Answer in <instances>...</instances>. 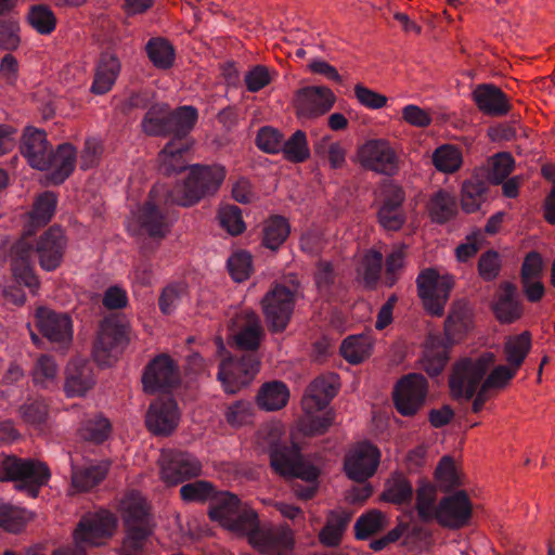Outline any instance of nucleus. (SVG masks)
I'll return each mask as SVG.
<instances>
[{
  "label": "nucleus",
  "mask_w": 555,
  "mask_h": 555,
  "mask_svg": "<svg viewBox=\"0 0 555 555\" xmlns=\"http://www.w3.org/2000/svg\"><path fill=\"white\" fill-rule=\"evenodd\" d=\"M225 177L227 169L222 165H193L184 182L171 190L170 202L182 207L193 206L205 196L216 194Z\"/></svg>",
  "instance_id": "f257e3e1"
},
{
  "label": "nucleus",
  "mask_w": 555,
  "mask_h": 555,
  "mask_svg": "<svg viewBox=\"0 0 555 555\" xmlns=\"http://www.w3.org/2000/svg\"><path fill=\"white\" fill-rule=\"evenodd\" d=\"M51 479L47 463L35 459L7 455L0 459V481H13L17 491L36 499Z\"/></svg>",
  "instance_id": "f03ea898"
},
{
  "label": "nucleus",
  "mask_w": 555,
  "mask_h": 555,
  "mask_svg": "<svg viewBox=\"0 0 555 555\" xmlns=\"http://www.w3.org/2000/svg\"><path fill=\"white\" fill-rule=\"evenodd\" d=\"M494 362L495 356L489 351L456 360L449 376L451 397L456 400L472 399Z\"/></svg>",
  "instance_id": "7ed1b4c3"
},
{
  "label": "nucleus",
  "mask_w": 555,
  "mask_h": 555,
  "mask_svg": "<svg viewBox=\"0 0 555 555\" xmlns=\"http://www.w3.org/2000/svg\"><path fill=\"white\" fill-rule=\"evenodd\" d=\"M208 516L227 530L238 535L245 534L258 525V515L254 508L243 504L237 495L222 492L210 506Z\"/></svg>",
  "instance_id": "20e7f679"
},
{
  "label": "nucleus",
  "mask_w": 555,
  "mask_h": 555,
  "mask_svg": "<svg viewBox=\"0 0 555 555\" xmlns=\"http://www.w3.org/2000/svg\"><path fill=\"white\" fill-rule=\"evenodd\" d=\"M299 284L292 282L291 286L275 283L262 297L260 305L271 333H282L288 326L296 305V294Z\"/></svg>",
  "instance_id": "39448f33"
},
{
  "label": "nucleus",
  "mask_w": 555,
  "mask_h": 555,
  "mask_svg": "<svg viewBox=\"0 0 555 555\" xmlns=\"http://www.w3.org/2000/svg\"><path fill=\"white\" fill-rule=\"evenodd\" d=\"M118 511L131 546L141 547L153 531L147 502L139 492L131 491L120 500Z\"/></svg>",
  "instance_id": "423d86ee"
},
{
  "label": "nucleus",
  "mask_w": 555,
  "mask_h": 555,
  "mask_svg": "<svg viewBox=\"0 0 555 555\" xmlns=\"http://www.w3.org/2000/svg\"><path fill=\"white\" fill-rule=\"evenodd\" d=\"M130 341V325L118 318H106L100 325L92 356L99 365H112Z\"/></svg>",
  "instance_id": "0eeeda50"
},
{
  "label": "nucleus",
  "mask_w": 555,
  "mask_h": 555,
  "mask_svg": "<svg viewBox=\"0 0 555 555\" xmlns=\"http://www.w3.org/2000/svg\"><path fill=\"white\" fill-rule=\"evenodd\" d=\"M453 286L454 280L451 275H440L433 268L422 270L416 279L417 295L425 311L431 317L443 315Z\"/></svg>",
  "instance_id": "6e6552de"
},
{
  "label": "nucleus",
  "mask_w": 555,
  "mask_h": 555,
  "mask_svg": "<svg viewBox=\"0 0 555 555\" xmlns=\"http://www.w3.org/2000/svg\"><path fill=\"white\" fill-rule=\"evenodd\" d=\"M270 466L279 476L292 479L299 478L307 482L318 480L320 470L306 461L296 444H275L270 448Z\"/></svg>",
  "instance_id": "1a4fd4ad"
},
{
  "label": "nucleus",
  "mask_w": 555,
  "mask_h": 555,
  "mask_svg": "<svg viewBox=\"0 0 555 555\" xmlns=\"http://www.w3.org/2000/svg\"><path fill=\"white\" fill-rule=\"evenodd\" d=\"M356 162L365 170L387 177L400 170L399 153L386 139H370L358 146Z\"/></svg>",
  "instance_id": "9d476101"
},
{
  "label": "nucleus",
  "mask_w": 555,
  "mask_h": 555,
  "mask_svg": "<svg viewBox=\"0 0 555 555\" xmlns=\"http://www.w3.org/2000/svg\"><path fill=\"white\" fill-rule=\"evenodd\" d=\"M117 518L106 509L83 516L74 531L77 547L100 546L114 534Z\"/></svg>",
  "instance_id": "9b49d317"
},
{
  "label": "nucleus",
  "mask_w": 555,
  "mask_h": 555,
  "mask_svg": "<svg viewBox=\"0 0 555 555\" xmlns=\"http://www.w3.org/2000/svg\"><path fill=\"white\" fill-rule=\"evenodd\" d=\"M160 479L169 487L178 486L202 475V462L192 453L169 450L162 454Z\"/></svg>",
  "instance_id": "f8f14e48"
},
{
  "label": "nucleus",
  "mask_w": 555,
  "mask_h": 555,
  "mask_svg": "<svg viewBox=\"0 0 555 555\" xmlns=\"http://www.w3.org/2000/svg\"><path fill=\"white\" fill-rule=\"evenodd\" d=\"M260 359L255 353H248L240 359L227 358L221 361L218 380L227 393H236L247 386L259 372Z\"/></svg>",
  "instance_id": "ddd939ff"
},
{
  "label": "nucleus",
  "mask_w": 555,
  "mask_h": 555,
  "mask_svg": "<svg viewBox=\"0 0 555 555\" xmlns=\"http://www.w3.org/2000/svg\"><path fill=\"white\" fill-rule=\"evenodd\" d=\"M406 195L404 189L393 182L384 185L376 211L377 222L387 232L400 231L406 222L403 209Z\"/></svg>",
  "instance_id": "4468645a"
},
{
  "label": "nucleus",
  "mask_w": 555,
  "mask_h": 555,
  "mask_svg": "<svg viewBox=\"0 0 555 555\" xmlns=\"http://www.w3.org/2000/svg\"><path fill=\"white\" fill-rule=\"evenodd\" d=\"M474 505L465 490H457L443 496L438 502V514L435 521L442 528L460 530L470 525Z\"/></svg>",
  "instance_id": "2eb2a0df"
},
{
  "label": "nucleus",
  "mask_w": 555,
  "mask_h": 555,
  "mask_svg": "<svg viewBox=\"0 0 555 555\" xmlns=\"http://www.w3.org/2000/svg\"><path fill=\"white\" fill-rule=\"evenodd\" d=\"M334 92L325 86L304 87L295 91L292 104L299 119H314L332 109Z\"/></svg>",
  "instance_id": "dca6fc26"
},
{
  "label": "nucleus",
  "mask_w": 555,
  "mask_h": 555,
  "mask_svg": "<svg viewBox=\"0 0 555 555\" xmlns=\"http://www.w3.org/2000/svg\"><path fill=\"white\" fill-rule=\"evenodd\" d=\"M141 380L146 393L167 391L179 384V365L168 353H160L145 365Z\"/></svg>",
  "instance_id": "f3484780"
},
{
  "label": "nucleus",
  "mask_w": 555,
  "mask_h": 555,
  "mask_svg": "<svg viewBox=\"0 0 555 555\" xmlns=\"http://www.w3.org/2000/svg\"><path fill=\"white\" fill-rule=\"evenodd\" d=\"M428 391L427 379L422 374L403 376L393 390L397 411L403 416H413L425 403Z\"/></svg>",
  "instance_id": "a211bd4d"
},
{
  "label": "nucleus",
  "mask_w": 555,
  "mask_h": 555,
  "mask_svg": "<svg viewBox=\"0 0 555 555\" xmlns=\"http://www.w3.org/2000/svg\"><path fill=\"white\" fill-rule=\"evenodd\" d=\"M264 337V327L255 311L245 309L233 318L232 339L237 349L256 354Z\"/></svg>",
  "instance_id": "6ab92c4d"
},
{
  "label": "nucleus",
  "mask_w": 555,
  "mask_h": 555,
  "mask_svg": "<svg viewBox=\"0 0 555 555\" xmlns=\"http://www.w3.org/2000/svg\"><path fill=\"white\" fill-rule=\"evenodd\" d=\"M35 322L39 333L51 344L66 347L72 343L73 321L67 313L39 307L35 313Z\"/></svg>",
  "instance_id": "aec40b11"
},
{
  "label": "nucleus",
  "mask_w": 555,
  "mask_h": 555,
  "mask_svg": "<svg viewBox=\"0 0 555 555\" xmlns=\"http://www.w3.org/2000/svg\"><path fill=\"white\" fill-rule=\"evenodd\" d=\"M379 461L380 452L376 446L360 442L346 454L344 469L350 479L363 482L375 474Z\"/></svg>",
  "instance_id": "412c9836"
},
{
  "label": "nucleus",
  "mask_w": 555,
  "mask_h": 555,
  "mask_svg": "<svg viewBox=\"0 0 555 555\" xmlns=\"http://www.w3.org/2000/svg\"><path fill=\"white\" fill-rule=\"evenodd\" d=\"M180 411L178 403L172 398H158L154 400L146 412L145 425L156 435L167 437L178 427Z\"/></svg>",
  "instance_id": "4be33fe9"
},
{
  "label": "nucleus",
  "mask_w": 555,
  "mask_h": 555,
  "mask_svg": "<svg viewBox=\"0 0 555 555\" xmlns=\"http://www.w3.org/2000/svg\"><path fill=\"white\" fill-rule=\"evenodd\" d=\"M67 240L59 227L49 228L37 241L35 251L44 271L56 270L64 258Z\"/></svg>",
  "instance_id": "5701e85b"
},
{
  "label": "nucleus",
  "mask_w": 555,
  "mask_h": 555,
  "mask_svg": "<svg viewBox=\"0 0 555 555\" xmlns=\"http://www.w3.org/2000/svg\"><path fill=\"white\" fill-rule=\"evenodd\" d=\"M35 249L27 238L23 237L11 247V271L14 279L36 293L40 287V281L35 274L31 258Z\"/></svg>",
  "instance_id": "b1692460"
},
{
  "label": "nucleus",
  "mask_w": 555,
  "mask_h": 555,
  "mask_svg": "<svg viewBox=\"0 0 555 555\" xmlns=\"http://www.w3.org/2000/svg\"><path fill=\"white\" fill-rule=\"evenodd\" d=\"M339 386L338 375L334 373L313 379L301 399L304 412L317 413L324 410L337 395Z\"/></svg>",
  "instance_id": "393cba45"
},
{
  "label": "nucleus",
  "mask_w": 555,
  "mask_h": 555,
  "mask_svg": "<svg viewBox=\"0 0 555 555\" xmlns=\"http://www.w3.org/2000/svg\"><path fill=\"white\" fill-rule=\"evenodd\" d=\"M248 541L264 555H283L293 546V534L288 529L269 528L260 529L259 524L250 531L245 532Z\"/></svg>",
  "instance_id": "a878e982"
},
{
  "label": "nucleus",
  "mask_w": 555,
  "mask_h": 555,
  "mask_svg": "<svg viewBox=\"0 0 555 555\" xmlns=\"http://www.w3.org/2000/svg\"><path fill=\"white\" fill-rule=\"evenodd\" d=\"M52 145L48 141L47 133L36 127H26L22 139L20 151L30 167L38 170H46L49 167V153Z\"/></svg>",
  "instance_id": "bb28decb"
},
{
  "label": "nucleus",
  "mask_w": 555,
  "mask_h": 555,
  "mask_svg": "<svg viewBox=\"0 0 555 555\" xmlns=\"http://www.w3.org/2000/svg\"><path fill=\"white\" fill-rule=\"evenodd\" d=\"M157 190L150 191L149 199L138 210L137 222L141 230L153 238H164L170 231L171 223L168 217L155 203Z\"/></svg>",
  "instance_id": "cd10ccee"
},
{
  "label": "nucleus",
  "mask_w": 555,
  "mask_h": 555,
  "mask_svg": "<svg viewBox=\"0 0 555 555\" xmlns=\"http://www.w3.org/2000/svg\"><path fill=\"white\" fill-rule=\"evenodd\" d=\"M472 98L478 109L488 116H504L512 108L507 95L492 83L478 85Z\"/></svg>",
  "instance_id": "c85d7f7f"
},
{
  "label": "nucleus",
  "mask_w": 555,
  "mask_h": 555,
  "mask_svg": "<svg viewBox=\"0 0 555 555\" xmlns=\"http://www.w3.org/2000/svg\"><path fill=\"white\" fill-rule=\"evenodd\" d=\"M95 384L93 371L85 360H70L65 369L64 391L67 397H82Z\"/></svg>",
  "instance_id": "c756f323"
},
{
  "label": "nucleus",
  "mask_w": 555,
  "mask_h": 555,
  "mask_svg": "<svg viewBox=\"0 0 555 555\" xmlns=\"http://www.w3.org/2000/svg\"><path fill=\"white\" fill-rule=\"evenodd\" d=\"M190 140L171 139L158 154V168L165 176L177 175L188 168Z\"/></svg>",
  "instance_id": "7c9ffc66"
},
{
  "label": "nucleus",
  "mask_w": 555,
  "mask_h": 555,
  "mask_svg": "<svg viewBox=\"0 0 555 555\" xmlns=\"http://www.w3.org/2000/svg\"><path fill=\"white\" fill-rule=\"evenodd\" d=\"M452 346L446 338L439 335H429L425 343L421 367L429 376H438L449 361Z\"/></svg>",
  "instance_id": "2f4dec72"
},
{
  "label": "nucleus",
  "mask_w": 555,
  "mask_h": 555,
  "mask_svg": "<svg viewBox=\"0 0 555 555\" xmlns=\"http://www.w3.org/2000/svg\"><path fill=\"white\" fill-rule=\"evenodd\" d=\"M76 149L70 143H63L49 153V180L53 184L63 183L74 171L76 164Z\"/></svg>",
  "instance_id": "473e14b6"
},
{
  "label": "nucleus",
  "mask_w": 555,
  "mask_h": 555,
  "mask_svg": "<svg viewBox=\"0 0 555 555\" xmlns=\"http://www.w3.org/2000/svg\"><path fill=\"white\" fill-rule=\"evenodd\" d=\"M120 62L113 53H102L98 62L91 92L94 94H105L115 85V81L120 73Z\"/></svg>",
  "instance_id": "72a5a7b5"
},
{
  "label": "nucleus",
  "mask_w": 555,
  "mask_h": 555,
  "mask_svg": "<svg viewBox=\"0 0 555 555\" xmlns=\"http://www.w3.org/2000/svg\"><path fill=\"white\" fill-rule=\"evenodd\" d=\"M493 312L501 323H513L522 314V306L517 299V288L512 283H504L493 305Z\"/></svg>",
  "instance_id": "f704fd0d"
},
{
  "label": "nucleus",
  "mask_w": 555,
  "mask_h": 555,
  "mask_svg": "<svg viewBox=\"0 0 555 555\" xmlns=\"http://www.w3.org/2000/svg\"><path fill=\"white\" fill-rule=\"evenodd\" d=\"M469 327V313L464 301L453 302L450 313L444 321V338L454 345L461 341Z\"/></svg>",
  "instance_id": "c9c22d12"
},
{
  "label": "nucleus",
  "mask_w": 555,
  "mask_h": 555,
  "mask_svg": "<svg viewBox=\"0 0 555 555\" xmlns=\"http://www.w3.org/2000/svg\"><path fill=\"white\" fill-rule=\"evenodd\" d=\"M289 400L288 387L280 380L264 383L256 396L257 405L264 411L283 409Z\"/></svg>",
  "instance_id": "e433bc0d"
},
{
  "label": "nucleus",
  "mask_w": 555,
  "mask_h": 555,
  "mask_svg": "<svg viewBox=\"0 0 555 555\" xmlns=\"http://www.w3.org/2000/svg\"><path fill=\"white\" fill-rule=\"evenodd\" d=\"M198 119L197 109L194 106L185 105L176 109L169 107L168 135L172 139L188 140L185 137L193 130Z\"/></svg>",
  "instance_id": "4c0bfd02"
},
{
  "label": "nucleus",
  "mask_w": 555,
  "mask_h": 555,
  "mask_svg": "<svg viewBox=\"0 0 555 555\" xmlns=\"http://www.w3.org/2000/svg\"><path fill=\"white\" fill-rule=\"evenodd\" d=\"M351 520V514L338 509L332 511L326 518V524L319 533L320 542L325 546H337Z\"/></svg>",
  "instance_id": "58836bf2"
},
{
  "label": "nucleus",
  "mask_w": 555,
  "mask_h": 555,
  "mask_svg": "<svg viewBox=\"0 0 555 555\" xmlns=\"http://www.w3.org/2000/svg\"><path fill=\"white\" fill-rule=\"evenodd\" d=\"M430 219L436 223H446L457 212L456 198L446 190L435 192L427 204Z\"/></svg>",
  "instance_id": "ea45409f"
},
{
  "label": "nucleus",
  "mask_w": 555,
  "mask_h": 555,
  "mask_svg": "<svg viewBox=\"0 0 555 555\" xmlns=\"http://www.w3.org/2000/svg\"><path fill=\"white\" fill-rule=\"evenodd\" d=\"M31 379L35 386L44 389L57 387L60 369L52 356L40 354L34 363Z\"/></svg>",
  "instance_id": "a19ab883"
},
{
  "label": "nucleus",
  "mask_w": 555,
  "mask_h": 555,
  "mask_svg": "<svg viewBox=\"0 0 555 555\" xmlns=\"http://www.w3.org/2000/svg\"><path fill=\"white\" fill-rule=\"evenodd\" d=\"M108 473L107 464L91 465L88 467H72V488L76 492H88L102 482Z\"/></svg>",
  "instance_id": "79ce46f5"
},
{
  "label": "nucleus",
  "mask_w": 555,
  "mask_h": 555,
  "mask_svg": "<svg viewBox=\"0 0 555 555\" xmlns=\"http://www.w3.org/2000/svg\"><path fill=\"white\" fill-rule=\"evenodd\" d=\"M431 162L437 171L455 173L463 166L462 149L453 144H442L433 152Z\"/></svg>",
  "instance_id": "37998d69"
},
{
  "label": "nucleus",
  "mask_w": 555,
  "mask_h": 555,
  "mask_svg": "<svg viewBox=\"0 0 555 555\" xmlns=\"http://www.w3.org/2000/svg\"><path fill=\"white\" fill-rule=\"evenodd\" d=\"M169 105L154 104L145 113L142 121V131L150 137H168Z\"/></svg>",
  "instance_id": "c03bdc74"
},
{
  "label": "nucleus",
  "mask_w": 555,
  "mask_h": 555,
  "mask_svg": "<svg viewBox=\"0 0 555 555\" xmlns=\"http://www.w3.org/2000/svg\"><path fill=\"white\" fill-rule=\"evenodd\" d=\"M413 495V487L408 478L401 473H395L385 483L380 495L382 500L388 503L401 505L410 503Z\"/></svg>",
  "instance_id": "a18cd8bd"
},
{
  "label": "nucleus",
  "mask_w": 555,
  "mask_h": 555,
  "mask_svg": "<svg viewBox=\"0 0 555 555\" xmlns=\"http://www.w3.org/2000/svg\"><path fill=\"white\" fill-rule=\"evenodd\" d=\"M531 349V334L525 331L506 338L503 347L508 365L519 370Z\"/></svg>",
  "instance_id": "49530a36"
},
{
  "label": "nucleus",
  "mask_w": 555,
  "mask_h": 555,
  "mask_svg": "<svg viewBox=\"0 0 555 555\" xmlns=\"http://www.w3.org/2000/svg\"><path fill=\"white\" fill-rule=\"evenodd\" d=\"M145 51L149 60L158 69H169L175 63L176 52L173 46L165 38H151Z\"/></svg>",
  "instance_id": "de8ad7c7"
},
{
  "label": "nucleus",
  "mask_w": 555,
  "mask_h": 555,
  "mask_svg": "<svg viewBox=\"0 0 555 555\" xmlns=\"http://www.w3.org/2000/svg\"><path fill=\"white\" fill-rule=\"evenodd\" d=\"M373 349L372 339L367 335H354L344 339L340 353L351 364H359L367 359Z\"/></svg>",
  "instance_id": "09e8293b"
},
{
  "label": "nucleus",
  "mask_w": 555,
  "mask_h": 555,
  "mask_svg": "<svg viewBox=\"0 0 555 555\" xmlns=\"http://www.w3.org/2000/svg\"><path fill=\"white\" fill-rule=\"evenodd\" d=\"M487 184L483 180L474 177L465 180L461 189V206L466 214L479 210L485 201Z\"/></svg>",
  "instance_id": "8fccbe9b"
},
{
  "label": "nucleus",
  "mask_w": 555,
  "mask_h": 555,
  "mask_svg": "<svg viewBox=\"0 0 555 555\" xmlns=\"http://www.w3.org/2000/svg\"><path fill=\"white\" fill-rule=\"evenodd\" d=\"M31 512L9 503L0 504V528L17 533L33 519Z\"/></svg>",
  "instance_id": "3c124183"
},
{
  "label": "nucleus",
  "mask_w": 555,
  "mask_h": 555,
  "mask_svg": "<svg viewBox=\"0 0 555 555\" xmlns=\"http://www.w3.org/2000/svg\"><path fill=\"white\" fill-rule=\"evenodd\" d=\"M415 508L422 521L436 520L438 514L437 490L433 485L425 482L417 488Z\"/></svg>",
  "instance_id": "603ef678"
},
{
  "label": "nucleus",
  "mask_w": 555,
  "mask_h": 555,
  "mask_svg": "<svg viewBox=\"0 0 555 555\" xmlns=\"http://www.w3.org/2000/svg\"><path fill=\"white\" fill-rule=\"evenodd\" d=\"M262 232L263 246L276 250L288 237L291 227L284 217L273 216L266 221Z\"/></svg>",
  "instance_id": "864d4df0"
},
{
  "label": "nucleus",
  "mask_w": 555,
  "mask_h": 555,
  "mask_svg": "<svg viewBox=\"0 0 555 555\" xmlns=\"http://www.w3.org/2000/svg\"><path fill=\"white\" fill-rule=\"evenodd\" d=\"M435 479L439 489L449 492L463 485L462 474L451 456H443L435 470Z\"/></svg>",
  "instance_id": "5fc2aeb1"
},
{
  "label": "nucleus",
  "mask_w": 555,
  "mask_h": 555,
  "mask_svg": "<svg viewBox=\"0 0 555 555\" xmlns=\"http://www.w3.org/2000/svg\"><path fill=\"white\" fill-rule=\"evenodd\" d=\"M283 157L294 164L305 163L310 157V149L306 132L296 130L285 142L282 143L281 151Z\"/></svg>",
  "instance_id": "6e6d98bb"
},
{
  "label": "nucleus",
  "mask_w": 555,
  "mask_h": 555,
  "mask_svg": "<svg viewBox=\"0 0 555 555\" xmlns=\"http://www.w3.org/2000/svg\"><path fill=\"white\" fill-rule=\"evenodd\" d=\"M29 25L40 35L52 34L57 24L54 12L46 4H35L29 8L26 16Z\"/></svg>",
  "instance_id": "4d7b16f0"
},
{
  "label": "nucleus",
  "mask_w": 555,
  "mask_h": 555,
  "mask_svg": "<svg viewBox=\"0 0 555 555\" xmlns=\"http://www.w3.org/2000/svg\"><path fill=\"white\" fill-rule=\"evenodd\" d=\"M57 196L51 191L41 193L34 202L29 212L30 222L34 225H46L55 212Z\"/></svg>",
  "instance_id": "13d9d810"
},
{
  "label": "nucleus",
  "mask_w": 555,
  "mask_h": 555,
  "mask_svg": "<svg viewBox=\"0 0 555 555\" xmlns=\"http://www.w3.org/2000/svg\"><path fill=\"white\" fill-rule=\"evenodd\" d=\"M383 254L375 249H370L363 256L358 274L366 287L373 288L380 278L383 268Z\"/></svg>",
  "instance_id": "bf43d9fd"
},
{
  "label": "nucleus",
  "mask_w": 555,
  "mask_h": 555,
  "mask_svg": "<svg viewBox=\"0 0 555 555\" xmlns=\"http://www.w3.org/2000/svg\"><path fill=\"white\" fill-rule=\"evenodd\" d=\"M112 431L111 422L101 416L86 420L79 428V436L87 441L94 443H102L105 441Z\"/></svg>",
  "instance_id": "052dcab7"
},
{
  "label": "nucleus",
  "mask_w": 555,
  "mask_h": 555,
  "mask_svg": "<svg viewBox=\"0 0 555 555\" xmlns=\"http://www.w3.org/2000/svg\"><path fill=\"white\" fill-rule=\"evenodd\" d=\"M314 414L305 412V415L299 420L298 427L305 436L323 435L334 423V413L331 411L325 412L321 416H315Z\"/></svg>",
  "instance_id": "680f3d73"
},
{
  "label": "nucleus",
  "mask_w": 555,
  "mask_h": 555,
  "mask_svg": "<svg viewBox=\"0 0 555 555\" xmlns=\"http://www.w3.org/2000/svg\"><path fill=\"white\" fill-rule=\"evenodd\" d=\"M314 152L320 157L326 155L332 169H339L346 164V149L340 142H332L328 137L314 145Z\"/></svg>",
  "instance_id": "e2e57ef3"
},
{
  "label": "nucleus",
  "mask_w": 555,
  "mask_h": 555,
  "mask_svg": "<svg viewBox=\"0 0 555 555\" xmlns=\"http://www.w3.org/2000/svg\"><path fill=\"white\" fill-rule=\"evenodd\" d=\"M518 370L511 365H498L493 370H489L481 386L490 390H503L511 380L516 376Z\"/></svg>",
  "instance_id": "0e129e2a"
},
{
  "label": "nucleus",
  "mask_w": 555,
  "mask_h": 555,
  "mask_svg": "<svg viewBox=\"0 0 555 555\" xmlns=\"http://www.w3.org/2000/svg\"><path fill=\"white\" fill-rule=\"evenodd\" d=\"M21 27L14 17L0 18V50L15 51L21 44Z\"/></svg>",
  "instance_id": "69168bd1"
},
{
  "label": "nucleus",
  "mask_w": 555,
  "mask_h": 555,
  "mask_svg": "<svg viewBox=\"0 0 555 555\" xmlns=\"http://www.w3.org/2000/svg\"><path fill=\"white\" fill-rule=\"evenodd\" d=\"M384 515L379 511H371L358 518L354 524L356 538L365 540L384 528Z\"/></svg>",
  "instance_id": "338daca9"
},
{
  "label": "nucleus",
  "mask_w": 555,
  "mask_h": 555,
  "mask_svg": "<svg viewBox=\"0 0 555 555\" xmlns=\"http://www.w3.org/2000/svg\"><path fill=\"white\" fill-rule=\"evenodd\" d=\"M179 492L184 502H206L215 496L216 490L211 482L196 480L183 485Z\"/></svg>",
  "instance_id": "774afa93"
}]
</instances>
